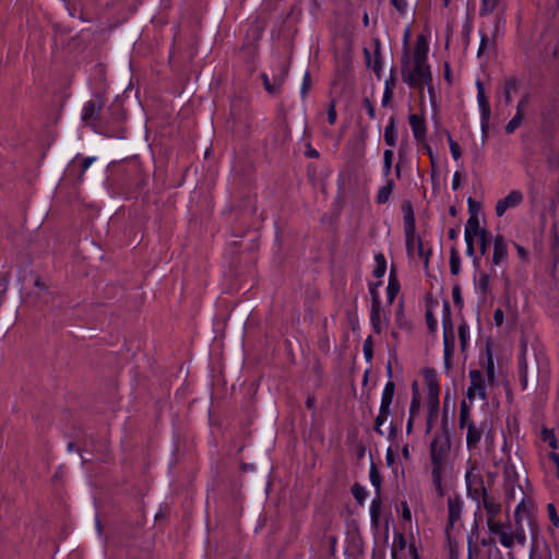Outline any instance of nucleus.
I'll list each match as a JSON object with an SVG mask.
<instances>
[{
  "label": "nucleus",
  "instance_id": "f257e3e1",
  "mask_svg": "<svg viewBox=\"0 0 559 559\" xmlns=\"http://www.w3.org/2000/svg\"><path fill=\"white\" fill-rule=\"evenodd\" d=\"M401 75L403 82L411 88H417L423 94L424 86L427 85L429 94L433 95L432 74L429 64L413 62V67H411L407 51L404 52L402 58Z\"/></svg>",
  "mask_w": 559,
  "mask_h": 559
},
{
  "label": "nucleus",
  "instance_id": "f03ea898",
  "mask_svg": "<svg viewBox=\"0 0 559 559\" xmlns=\"http://www.w3.org/2000/svg\"><path fill=\"white\" fill-rule=\"evenodd\" d=\"M451 450L447 419H442V431L437 433L429 447L431 472H445Z\"/></svg>",
  "mask_w": 559,
  "mask_h": 559
},
{
  "label": "nucleus",
  "instance_id": "7ed1b4c3",
  "mask_svg": "<svg viewBox=\"0 0 559 559\" xmlns=\"http://www.w3.org/2000/svg\"><path fill=\"white\" fill-rule=\"evenodd\" d=\"M402 210L404 212V230L407 252L411 253L417 251L419 257L425 255L426 263H428L430 250L425 254L423 240L416 235L415 215L411 202L405 201L402 204Z\"/></svg>",
  "mask_w": 559,
  "mask_h": 559
},
{
  "label": "nucleus",
  "instance_id": "20e7f679",
  "mask_svg": "<svg viewBox=\"0 0 559 559\" xmlns=\"http://www.w3.org/2000/svg\"><path fill=\"white\" fill-rule=\"evenodd\" d=\"M460 428H466V445L469 451L476 450L479 448V442L481 436L487 428V423L484 421L480 425H476V423L471 418L469 407L467 406L465 401H462L460 406V417H459Z\"/></svg>",
  "mask_w": 559,
  "mask_h": 559
},
{
  "label": "nucleus",
  "instance_id": "39448f33",
  "mask_svg": "<svg viewBox=\"0 0 559 559\" xmlns=\"http://www.w3.org/2000/svg\"><path fill=\"white\" fill-rule=\"evenodd\" d=\"M443 344H444V367L451 369V359L454 352V333L451 319V310L448 301L443 304Z\"/></svg>",
  "mask_w": 559,
  "mask_h": 559
},
{
  "label": "nucleus",
  "instance_id": "423d86ee",
  "mask_svg": "<svg viewBox=\"0 0 559 559\" xmlns=\"http://www.w3.org/2000/svg\"><path fill=\"white\" fill-rule=\"evenodd\" d=\"M465 483L467 496L477 502L480 501L481 497L488 493L485 487L484 477L475 466H471V468L466 471Z\"/></svg>",
  "mask_w": 559,
  "mask_h": 559
},
{
  "label": "nucleus",
  "instance_id": "0eeeda50",
  "mask_svg": "<svg viewBox=\"0 0 559 559\" xmlns=\"http://www.w3.org/2000/svg\"><path fill=\"white\" fill-rule=\"evenodd\" d=\"M104 106V98L102 93L97 92L94 94V98L88 100L82 110V121L86 126L94 127L95 122L99 118L100 110Z\"/></svg>",
  "mask_w": 559,
  "mask_h": 559
},
{
  "label": "nucleus",
  "instance_id": "6e6552de",
  "mask_svg": "<svg viewBox=\"0 0 559 559\" xmlns=\"http://www.w3.org/2000/svg\"><path fill=\"white\" fill-rule=\"evenodd\" d=\"M277 73L273 75L271 80L266 73L261 74L264 88L269 94L277 95L288 73V66L281 62L277 68Z\"/></svg>",
  "mask_w": 559,
  "mask_h": 559
},
{
  "label": "nucleus",
  "instance_id": "1a4fd4ad",
  "mask_svg": "<svg viewBox=\"0 0 559 559\" xmlns=\"http://www.w3.org/2000/svg\"><path fill=\"white\" fill-rule=\"evenodd\" d=\"M463 500L459 495L448 498V525L447 532L454 530L456 525L462 526Z\"/></svg>",
  "mask_w": 559,
  "mask_h": 559
},
{
  "label": "nucleus",
  "instance_id": "9d476101",
  "mask_svg": "<svg viewBox=\"0 0 559 559\" xmlns=\"http://www.w3.org/2000/svg\"><path fill=\"white\" fill-rule=\"evenodd\" d=\"M524 515L530 519V512L525 506L524 498H522L514 511L515 530L514 533H511L513 535V544L516 542L520 545H524L526 542V534L522 525Z\"/></svg>",
  "mask_w": 559,
  "mask_h": 559
},
{
  "label": "nucleus",
  "instance_id": "9b49d317",
  "mask_svg": "<svg viewBox=\"0 0 559 559\" xmlns=\"http://www.w3.org/2000/svg\"><path fill=\"white\" fill-rule=\"evenodd\" d=\"M471 385L467 389V397L468 400H474L476 394L481 399L486 400V386L484 383L483 374L479 370L473 369L468 373Z\"/></svg>",
  "mask_w": 559,
  "mask_h": 559
},
{
  "label": "nucleus",
  "instance_id": "f8f14e48",
  "mask_svg": "<svg viewBox=\"0 0 559 559\" xmlns=\"http://www.w3.org/2000/svg\"><path fill=\"white\" fill-rule=\"evenodd\" d=\"M524 200V195L519 190H512L509 194L500 200L496 204V214L501 217L509 209L519 206Z\"/></svg>",
  "mask_w": 559,
  "mask_h": 559
},
{
  "label": "nucleus",
  "instance_id": "ddd939ff",
  "mask_svg": "<svg viewBox=\"0 0 559 559\" xmlns=\"http://www.w3.org/2000/svg\"><path fill=\"white\" fill-rule=\"evenodd\" d=\"M487 526L492 535L499 536L500 544L506 548L513 547V535L504 530V524L496 520V518L487 519Z\"/></svg>",
  "mask_w": 559,
  "mask_h": 559
},
{
  "label": "nucleus",
  "instance_id": "4468645a",
  "mask_svg": "<svg viewBox=\"0 0 559 559\" xmlns=\"http://www.w3.org/2000/svg\"><path fill=\"white\" fill-rule=\"evenodd\" d=\"M508 246L502 235H497L493 240V253L491 258L492 265H500L508 260Z\"/></svg>",
  "mask_w": 559,
  "mask_h": 559
},
{
  "label": "nucleus",
  "instance_id": "2eb2a0df",
  "mask_svg": "<svg viewBox=\"0 0 559 559\" xmlns=\"http://www.w3.org/2000/svg\"><path fill=\"white\" fill-rule=\"evenodd\" d=\"M427 391L428 412L438 414L440 388L436 379H427Z\"/></svg>",
  "mask_w": 559,
  "mask_h": 559
},
{
  "label": "nucleus",
  "instance_id": "dca6fc26",
  "mask_svg": "<svg viewBox=\"0 0 559 559\" xmlns=\"http://www.w3.org/2000/svg\"><path fill=\"white\" fill-rule=\"evenodd\" d=\"M409 126L417 142H424L426 139V121L423 115L412 114L408 117Z\"/></svg>",
  "mask_w": 559,
  "mask_h": 559
},
{
  "label": "nucleus",
  "instance_id": "f3484780",
  "mask_svg": "<svg viewBox=\"0 0 559 559\" xmlns=\"http://www.w3.org/2000/svg\"><path fill=\"white\" fill-rule=\"evenodd\" d=\"M469 212L472 213L469 218L466 222L465 230L468 231L469 235L474 236H480V231L486 230L485 228H481L479 226L478 217L474 212V206L476 205V202L469 197L467 200Z\"/></svg>",
  "mask_w": 559,
  "mask_h": 559
},
{
  "label": "nucleus",
  "instance_id": "a211bd4d",
  "mask_svg": "<svg viewBox=\"0 0 559 559\" xmlns=\"http://www.w3.org/2000/svg\"><path fill=\"white\" fill-rule=\"evenodd\" d=\"M386 373L389 379L392 378V366L389 361L386 365ZM395 393V383L392 380H389L383 389L382 395H381V404L380 405H390L392 404L393 397Z\"/></svg>",
  "mask_w": 559,
  "mask_h": 559
},
{
  "label": "nucleus",
  "instance_id": "6ab92c4d",
  "mask_svg": "<svg viewBox=\"0 0 559 559\" xmlns=\"http://www.w3.org/2000/svg\"><path fill=\"white\" fill-rule=\"evenodd\" d=\"M478 503H481L483 508L486 511L487 519L490 518H497L498 514L501 512V503L496 501L490 495H486L480 498V501Z\"/></svg>",
  "mask_w": 559,
  "mask_h": 559
},
{
  "label": "nucleus",
  "instance_id": "aec40b11",
  "mask_svg": "<svg viewBox=\"0 0 559 559\" xmlns=\"http://www.w3.org/2000/svg\"><path fill=\"white\" fill-rule=\"evenodd\" d=\"M476 87H477V102H478V106L480 109V117L486 118L487 116H490V114H491L489 100L485 94L484 85L479 80L476 82Z\"/></svg>",
  "mask_w": 559,
  "mask_h": 559
},
{
  "label": "nucleus",
  "instance_id": "412c9836",
  "mask_svg": "<svg viewBox=\"0 0 559 559\" xmlns=\"http://www.w3.org/2000/svg\"><path fill=\"white\" fill-rule=\"evenodd\" d=\"M520 82L516 78L510 76L504 81L503 87H502V96L504 104L509 106L512 102V93H515L519 91Z\"/></svg>",
  "mask_w": 559,
  "mask_h": 559
},
{
  "label": "nucleus",
  "instance_id": "4be33fe9",
  "mask_svg": "<svg viewBox=\"0 0 559 559\" xmlns=\"http://www.w3.org/2000/svg\"><path fill=\"white\" fill-rule=\"evenodd\" d=\"M428 45L424 36H418L414 49V63H427Z\"/></svg>",
  "mask_w": 559,
  "mask_h": 559
},
{
  "label": "nucleus",
  "instance_id": "5701e85b",
  "mask_svg": "<svg viewBox=\"0 0 559 559\" xmlns=\"http://www.w3.org/2000/svg\"><path fill=\"white\" fill-rule=\"evenodd\" d=\"M231 116L235 123H247L249 120L247 105H243L241 102H235L231 105Z\"/></svg>",
  "mask_w": 559,
  "mask_h": 559
},
{
  "label": "nucleus",
  "instance_id": "b1692460",
  "mask_svg": "<svg viewBox=\"0 0 559 559\" xmlns=\"http://www.w3.org/2000/svg\"><path fill=\"white\" fill-rule=\"evenodd\" d=\"M400 282L397 280L395 269L392 266L389 275V283L386 287V295H388V301L389 304H393L396 295L400 292Z\"/></svg>",
  "mask_w": 559,
  "mask_h": 559
},
{
  "label": "nucleus",
  "instance_id": "393cba45",
  "mask_svg": "<svg viewBox=\"0 0 559 559\" xmlns=\"http://www.w3.org/2000/svg\"><path fill=\"white\" fill-rule=\"evenodd\" d=\"M397 140L396 118L392 116L384 129V142L388 146L393 147Z\"/></svg>",
  "mask_w": 559,
  "mask_h": 559
},
{
  "label": "nucleus",
  "instance_id": "a878e982",
  "mask_svg": "<svg viewBox=\"0 0 559 559\" xmlns=\"http://www.w3.org/2000/svg\"><path fill=\"white\" fill-rule=\"evenodd\" d=\"M395 183L393 179H388L386 183L382 186L377 194V202L379 204H384L390 200V197L394 190Z\"/></svg>",
  "mask_w": 559,
  "mask_h": 559
},
{
  "label": "nucleus",
  "instance_id": "bb28decb",
  "mask_svg": "<svg viewBox=\"0 0 559 559\" xmlns=\"http://www.w3.org/2000/svg\"><path fill=\"white\" fill-rule=\"evenodd\" d=\"M380 514H381V498H380V493H376V497L372 499L371 504H370L371 523L376 527L379 525Z\"/></svg>",
  "mask_w": 559,
  "mask_h": 559
},
{
  "label": "nucleus",
  "instance_id": "cd10ccee",
  "mask_svg": "<svg viewBox=\"0 0 559 559\" xmlns=\"http://www.w3.org/2000/svg\"><path fill=\"white\" fill-rule=\"evenodd\" d=\"M370 321H371L373 331L377 334H380L382 332V326H381V305L371 306Z\"/></svg>",
  "mask_w": 559,
  "mask_h": 559
},
{
  "label": "nucleus",
  "instance_id": "c85d7f7f",
  "mask_svg": "<svg viewBox=\"0 0 559 559\" xmlns=\"http://www.w3.org/2000/svg\"><path fill=\"white\" fill-rule=\"evenodd\" d=\"M476 289L481 294L484 299L490 293V275L488 273H480L478 282L476 284Z\"/></svg>",
  "mask_w": 559,
  "mask_h": 559
},
{
  "label": "nucleus",
  "instance_id": "c756f323",
  "mask_svg": "<svg viewBox=\"0 0 559 559\" xmlns=\"http://www.w3.org/2000/svg\"><path fill=\"white\" fill-rule=\"evenodd\" d=\"M450 271L452 275H459L461 272V259L455 246L450 249Z\"/></svg>",
  "mask_w": 559,
  "mask_h": 559
},
{
  "label": "nucleus",
  "instance_id": "7c9ffc66",
  "mask_svg": "<svg viewBox=\"0 0 559 559\" xmlns=\"http://www.w3.org/2000/svg\"><path fill=\"white\" fill-rule=\"evenodd\" d=\"M419 409H420V395H419V392L417 389V383L414 382L413 383V396H412V402H411V407H409V416L415 417L419 413Z\"/></svg>",
  "mask_w": 559,
  "mask_h": 559
},
{
  "label": "nucleus",
  "instance_id": "2f4dec72",
  "mask_svg": "<svg viewBox=\"0 0 559 559\" xmlns=\"http://www.w3.org/2000/svg\"><path fill=\"white\" fill-rule=\"evenodd\" d=\"M527 344L525 341L521 342V355L519 357V373L527 374L528 364L526 359Z\"/></svg>",
  "mask_w": 559,
  "mask_h": 559
},
{
  "label": "nucleus",
  "instance_id": "473e14b6",
  "mask_svg": "<svg viewBox=\"0 0 559 559\" xmlns=\"http://www.w3.org/2000/svg\"><path fill=\"white\" fill-rule=\"evenodd\" d=\"M369 478H370L372 486L376 489V493H380L382 478H381V475H380L377 466L373 463L370 466Z\"/></svg>",
  "mask_w": 559,
  "mask_h": 559
},
{
  "label": "nucleus",
  "instance_id": "72a5a7b5",
  "mask_svg": "<svg viewBox=\"0 0 559 559\" xmlns=\"http://www.w3.org/2000/svg\"><path fill=\"white\" fill-rule=\"evenodd\" d=\"M376 260V267L373 270V275L378 278L382 277L385 274L386 271V261L382 253H378L374 257Z\"/></svg>",
  "mask_w": 559,
  "mask_h": 559
},
{
  "label": "nucleus",
  "instance_id": "f704fd0d",
  "mask_svg": "<svg viewBox=\"0 0 559 559\" xmlns=\"http://www.w3.org/2000/svg\"><path fill=\"white\" fill-rule=\"evenodd\" d=\"M445 472H431V479L435 489L440 498L444 496V489L442 486L443 475Z\"/></svg>",
  "mask_w": 559,
  "mask_h": 559
},
{
  "label": "nucleus",
  "instance_id": "c9c22d12",
  "mask_svg": "<svg viewBox=\"0 0 559 559\" xmlns=\"http://www.w3.org/2000/svg\"><path fill=\"white\" fill-rule=\"evenodd\" d=\"M356 501L362 506L367 497V491L359 483H355L350 489Z\"/></svg>",
  "mask_w": 559,
  "mask_h": 559
},
{
  "label": "nucleus",
  "instance_id": "e433bc0d",
  "mask_svg": "<svg viewBox=\"0 0 559 559\" xmlns=\"http://www.w3.org/2000/svg\"><path fill=\"white\" fill-rule=\"evenodd\" d=\"M524 114L516 112L515 116L507 123L506 133H513L523 122Z\"/></svg>",
  "mask_w": 559,
  "mask_h": 559
},
{
  "label": "nucleus",
  "instance_id": "4c0bfd02",
  "mask_svg": "<svg viewBox=\"0 0 559 559\" xmlns=\"http://www.w3.org/2000/svg\"><path fill=\"white\" fill-rule=\"evenodd\" d=\"M478 238V246L481 255H485L490 243V233L488 230L480 231Z\"/></svg>",
  "mask_w": 559,
  "mask_h": 559
},
{
  "label": "nucleus",
  "instance_id": "58836bf2",
  "mask_svg": "<svg viewBox=\"0 0 559 559\" xmlns=\"http://www.w3.org/2000/svg\"><path fill=\"white\" fill-rule=\"evenodd\" d=\"M394 153L391 148H388L383 153V175L388 177L391 174L392 160Z\"/></svg>",
  "mask_w": 559,
  "mask_h": 559
},
{
  "label": "nucleus",
  "instance_id": "ea45409f",
  "mask_svg": "<svg viewBox=\"0 0 559 559\" xmlns=\"http://www.w3.org/2000/svg\"><path fill=\"white\" fill-rule=\"evenodd\" d=\"M499 3V0H481V5L479 9V14L481 16L488 15L495 11Z\"/></svg>",
  "mask_w": 559,
  "mask_h": 559
},
{
  "label": "nucleus",
  "instance_id": "a19ab883",
  "mask_svg": "<svg viewBox=\"0 0 559 559\" xmlns=\"http://www.w3.org/2000/svg\"><path fill=\"white\" fill-rule=\"evenodd\" d=\"M486 374L490 382L495 381V364L489 346H487Z\"/></svg>",
  "mask_w": 559,
  "mask_h": 559
},
{
  "label": "nucleus",
  "instance_id": "79ce46f5",
  "mask_svg": "<svg viewBox=\"0 0 559 559\" xmlns=\"http://www.w3.org/2000/svg\"><path fill=\"white\" fill-rule=\"evenodd\" d=\"M364 355L368 362L372 360L373 357V342L372 337L368 336L364 342Z\"/></svg>",
  "mask_w": 559,
  "mask_h": 559
},
{
  "label": "nucleus",
  "instance_id": "37998d69",
  "mask_svg": "<svg viewBox=\"0 0 559 559\" xmlns=\"http://www.w3.org/2000/svg\"><path fill=\"white\" fill-rule=\"evenodd\" d=\"M372 70L374 71V73L378 78L381 76L382 60H381V55H380L379 43H377V48L374 51V61H373Z\"/></svg>",
  "mask_w": 559,
  "mask_h": 559
},
{
  "label": "nucleus",
  "instance_id": "c03bdc74",
  "mask_svg": "<svg viewBox=\"0 0 559 559\" xmlns=\"http://www.w3.org/2000/svg\"><path fill=\"white\" fill-rule=\"evenodd\" d=\"M546 509H547V514H548V518H549L552 526L558 527L559 526V515L557 513V509H556L555 504L548 503Z\"/></svg>",
  "mask_w": 559,
  "mask_h": 559
},
{
  "label": "nucleus",
  "instance_id": "a18cd8bd",
  "mask_svg": "<svg viewBox=\"0 0 559 559\" xmlns=\"http://www.w3.org/2000/svg\"><path fill=\"white\" fill-rule=\"evenodd\" d=\"M461 347L464 350L467 343L468 328L465 322L461 323L457 329Z\"/></svg>",
  "mask_w": 559,
  "mask_h": 559
},
{
  "label": "nucleus",
  "instance_id": "49530a36",
  "mask_svg": "<svg viewBox=\"0 0 559 559\" xmlns=\"http://www.w3.org/2000/svg\"><path fill=\"white\" fill-rule=\"evenodd\" d=\"M380 285H381V282H378V283L371 284L369 286V293H370V296H371V306L381 305L380 296H379V293H378V287Z\"/></svg>",
  "mask_w": 559,
  "mask_h": 559
},
{
  "label": "nucleus",
  "instance_id": "de8ad7c7",
  "mask_svg": "<svg viewBox=\"0 0 559 559\" xmlns=\"http://www.w3.org/2000/svg\"><path fill=\"white\" fill-rule=\"evenodd\" d=\"M448 141H449V146H450L452 157L455 160H457L462 155L461 147H460L459 143L456 141H454L450 135H449Z\"/></svg>",
  "mask_w": 559,
  "mask_h": 559
},
{
  "label": "nucleus",
  "instance_id": "09e8293b",
  "mask_svg": "<svg viewBox=\"0 0 559 559\" xmlns=\"http://www.w3.org/2000/svg\"><path fill=\"white\" fill-rule=\"evenodd\" d=\"M489 45H490V40H489L488 35L486 33L480 32V44H479L477 56L478 57L484 56V53L487 50V48L489 47Z\"/></svg>",
  "mask_w": 559,
  "mask_h": 559
},
{
  "label": "nucleus",
  "instance_id": "8fccbe9b",
  "mask_svg": "<svg viewBox=\"0 0 559 559\" xmlns=\"http://www.w3.org/2000/svg\"><path fill=\"white\" fill-rule=\"evenodd\" d=\"M94 160H95V157H85L82 159L81 165H80V174L78 176L79 182L83 181V175H84L85 170L91 166V164Z\"/></svg>",
  "mask_w": 559,
  "mask_h": 559
},
{
  "label": "nucleus",
  "instance_id": "3c124183",
  "mask_svg": "<svg viewBox=\"0 0 559 559\" xmlns=\"http://www.w3.org/2000/svg\"><path fill=\"white\" fill-rule=\"evenodd\" d=\"M426 324L429 330V332L433 333L437 330V320L433 316V313L430 310L426 311Z\"/></svg>",
  "mask_w": 559,
  "mask_h": 559
},
{
  "label": "nucleus",
  "instance_id": "603ef678",
  "mask_svg": "<svg viewBox=\"0 0 559 559\" xmlns=\"http://www.w3.org/2000/svg\"><path fill=\"white\" fill-rule=\"evenodd\" d=\"M452 298L455 306H463V298L461 295V287L459 284L454 285L452 288Z\"/></svg>",
  "mask_w": 559,
  "mask_h": 559
},
{
  "label": "nucleus",
  "instance_id": "864d4df0",
  "mask_svg": "<svg viewBox=\"0 0 559 559\" xmlns=\"http://www.w3.org/2000/svg\"><path fill=\"white\" fill-rule=\"evenodd\" d=\"M388 420L386 417L378 414V416L374 419V431L379 436H384V431L382 430V425Z\"/></svg>",
  "mask_w": 559,
  "mask_h": 559
},
{
  "label": "nucleus",
  "instance_id": "5fc2aeb1",
  "mask_svg": "<svg viewBox=\"0 0 559 559\" xmlns=\"http://www.w3.org/2000/svg\"><path fill=\"white\" fill-rule=\"evenodd\" d=\"M311 76H310V73L309 71H307L304 75V80H302V85H301V96L305 97L308 93V91L310 90L311 87Z\"/></svg>",
  "mask_w": 559,
  "mask_h": 559
},
{
  "label": "nucleus",
  "instance_id": "6e6d98bb",
  "mask_svg": "<svg viewBox=\"0 0 559 559\" xmlns=\"http://www.w3.org/2000/svg\"><path fill=\"white\" fill-rule=\"evenodd\" d=\"M391 4L396 9V11L404 15L407 10V2L406 0H391Z\"/></svg>",
  "mask_w": 559,
  "mask_h": 559
},
{
  "label": "nucleus",
  "instance_id": "4d7b16f0",
  "mask_svg": "<svg viewBox=\"0 0 559 559\" xmlns=\"http://www.w3.org/2000/svg\"><path fill=\"white\" fill-rule=\"evenodd\" d=\"M337 114L335 109V102L332 100L328 108V121L330 124H334L336 122Z\"/></svg>",
  "mask_w": 559,
  "mask_h": 559
},
{
  "label": "nucleus",
  "instance_id": "13d9d810",
  "mask_svg": "<svg viewBox=\"0 0 559 559\" xmlns=\"http://www.w3.org/2000/svg\"><path fill=\"white\" fill-rule=\"evenodd\" d=\"M364 107L367 109L368 116L370 119L376 118V110L374 106L372 105L371 100L368 97H365L362 100Z\"/></svg>",
  "mask_w": 559,
  "mask_h": 559
},
{
  "label": "nucleus",
  "instance_id": "bf43d9fd",
  "mask_svg": "<svg viewBox=\"0 0 559 559\" xmlns=\"http://www.w3.org/2000/svg\"><path fill=\"white\" fill-rule=\"evenodd\" d=\"M397 433H399V426L392 420L390 423V427H389L388 439L392 442L395 441L397 438Z\"/></svg>",
  "mask_w": 559,
  "mask_h": 559
},
{
  "label": "nucleus",
  "instance_id": "052dcab7",
  "mask_svg": "<svg viewBox=\"0 0 559 559\" xmlns=\"http://www.w3.org/2000/svg\"><path fill=\"white\" fill-rule=\"evenodd\" d=\"M528 102H530V95L528 94L523 95L518 103L516 112L524 114V109L528 105Z\"/></svg>",
  "mask_w": 559,
  "mask_h": 559
},
{
  "label": "nucleus",
  "instance_id": "680f3d73",
  "mask_svg": "<svg viewBox=\"0 0 559 559\" xmlns=\"http://www.w3.org/2000/svg\"><path fill=\"white\" fill-rule=\"evenodd\" d=\"M504 320V313L503 310L498 308L493 312V321L497 326H501Z\"/></svg>",
  "mask_w": 559,
  "mask_h": 559
},
{
  "label": "nucleus",
  "instance_id": "e2e57ef3",
  "mask_svg": "<svg viewBox=\"0 0 559 559\" xmlns=\"http://www.w3.org/2000/svg\"><path fill=\"white\" fill-rule=\"evenodd\" d=\"M489 120H490V116H487L486 118L480 117V127H481L483 138H487V135H488Z\"/></svg>",
  "mask_w": 559,
  "mask_h": 559
},
{
  "label": "nucleus",
  "instance_id": "0e129e2a",
  "mask_svg": "<svg viewBox=\"0 0 559 559\" xmlns=\"http://www.w3.org/2000/svg\"><path fill=\"white\" fill-rule=\"evenodd\" d=\"M466 254L469 258H473V262L475 265L478 264V258L475 255V247L474 243L466 245Z\"/></svg>",
  "mask_w": 559,
  "mask_h": 559
},
{
  "label": "nucleus",
  "instance_id": "69168bd1",
  "mask_svg": "<svg viewBox=\"0 0 559 559\" xmlns=\"http://www.w3.org/2000/svg\"><path fill=\"white\" fill-rule=\"evenodd\" d=\"M402 519L404 521H411L412 519V514H411V510L408 508V504L407 502H402Z\"/></svg>",
  "mask_w": 559,
  "mask_h": 559
},
{
  "label": "nucleus",
  "instance_id": "338daca9",
  "mask_svg": "<svg viewBox=\"0 0 559 559\" xmlns=\"http://www.w3.org/2000/svg\"><path fill=\"white\" fill-rule=\"evenodd\" d=\"M385 461L389 466H393L395 464V453L391 448L386 450Z\"/></svg>",
  "mask_w": 559,
  "mask_h": 559
},
{
  "label": "nucleus",
  "instance_id": "774afa93",
  "mask_svg": "<svg viewBox=\"0 0 559 559\" xmlns=\"http://www.w3.org/2000/svg\"><path fill=\"white\" fill-rule=\"evenodd\" d=\"M549 457H550V460L554 462V464H555V465H556V467H557V478H558V480H559V454H558V453H556V452H551V453L549 454Z\"/></svg>",
  "mask_w": 559,
  "mask_h": 559
}]
</instances>
